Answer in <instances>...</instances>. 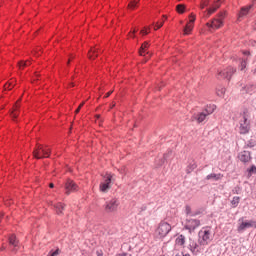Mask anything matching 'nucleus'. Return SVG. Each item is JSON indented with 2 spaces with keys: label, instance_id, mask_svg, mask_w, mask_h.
I'll return each instance as SVG.
<instances>
[{
  "label": "nucleus",
  "instance_id": "f257e3e1",
  "mask_svg": "<svg viewBox=\"0 0 256 256\" xmlns=\"http://www.w3.org/2000/svg\"><path fill=\"white\" fill-rule=\"evenodd\" d=\"M224 25L225 16L223 14H218L201 28L200 35H209V33H215L217 29H221V27Z\"/></svg>",
  "mask_w": 256,
  "mask_h": 256
},
{
  "label": "nucleus",
  "instance_id": "f03ea898",
  "mask_svg": "<svg viewBox=\"0 0 256 256\" xmlns=\"http://www.w3.org/2000/svg\"><path fill=\"white\" fill-rule=\"evenodd\" d=\"M221 3H223L221 0H202L200 9H205V7L210 5V8L207 10L208 17H210V15H213L221 7Z\"/></svg>",
  "mask_w": 256,
  "mask_h": 256
},
{
  "label": "nucleus",
  "instance_id": "7ed1b4c3",
  "mask_svg": "<svg viewBox=\"0 0 256 256\" xmlns=\"http://www.w3.org/2000/svg\"><path fill=\"white\" fill-rule=\"evenodd\" d=\"M51 155V148L47 145H38L33 152L34 159H48Z\"/></svg>",
  "mask_w": 256,
  "mask_h": 256
},
{
  "label": "nucleus",
  "instance_id": "20e7f679",
  "mask_svg": "<svg viewBox=\"0 0 256 256\" xmlns=\"http://www.w3.org/2000/svg\"><path fill=\"white\" fill-rule=\"evenodd\" d=\"M198 240L207 247V245L213 241V233L211 232V228L206 227L200 230L198 233Z\"/></svg>",
  "mask_w": 256,
  "mask_h": 256
},
{
  "label": "nucleus",
  "instance_id": "39448f33",
  "mask_svg": "<svg viewBox=\"0 0 256 256\" xmlns=\"http://www.w3.org/2000/svg\"><path fill=\"white\" fill-rule=\"evenodd\" d=\"M195 21H197V15L195 13H190L188 16V21L183 28V35H191L193 33V29H195Z\"/></svg>",
  "mask_w": 256,
  "mask_h": 256
},
{
  "label": "nucleus",
  "instance_id": "423d86ee",
  "mask_svg": "<svg viewBox=\"0 0 256 256\" xmlns=\"http://www.w3.org/2000/svg\"><path fill=\"white\" fill-rule=\"evenodd\" d=\"M171 231V224L167 222H160L158 228L156 229L155 235L158 239H163L169 235Z\"/></svg>",
  "mask_w": 256,
  "mask_h": 256
},
{
  "label": "nucleus",
  "instance_id": "0eeeda50",
  "mask_svg": "<svg viewBox=\"0 0 256 256\" xmlns=\"http://www.w3.org/2000/svg\"><path fill=\"white\" fill-rule=\"evenodd\" d=\"M248 111L245 110L243 112V120L240 121V127H239V131L241 135H247V133H249V131H251V122L249 121L248 117Z\"/></svg>",
  "mask_w": 256,
  "mask_h": 256
},
{
  "label": "nucleus",
  "instance_id": "6e6552de",
  "mask_svg": "<svg viewBox=\"0 0 256 256\" xmlns=\"http://www.w3.org/2000/svg\"><path fill=\"white\" fill-rule=\"evenodd\" d=\"M235 71H237L235 68L228 66L223 69H219L217 73V79H231L233 77Z\"/></svg>",
  "mask_w": 256,
  "mask_h": 256
},
{
  "label": "nucleus",
  "instance_id": "1a4fd4ad",
  "mask_svg": "<svg viewBox=\"0 0 256 256\" xmlns=\"http://www.w3.org/2000/svg\"><path fill=\"white\" fill-rule=\"evenodd\" d=\"M111 181H113V175L106 174L103 177V181L100 183L101 193H108L109 192V189H111Z\"/></svg>",
  "mask_w": 256,
  "mask_h": 256
},
{
  "label": "nucleus",
  "instance_id": "9d476101",
  "mask_svg": "<svg viewBox=\"0 0 256 256\" xmlns=\"http://www.w3.org/2000/svg\"><path fill=\"white\" fill-rule=\"evenodd\" d=\"M205 245L198 239V243L195 241H191L189 244V249L193 255H199V253H203L205 251Z\"/></svg>",
  "mask_w": 256,
  "mask_h": 256
},
{
  "label": "nucleus",
  "instance_id": "9b49d317",
  "mask_svg": "<svg viewBox=\"0 0 256 256\" xmlns=\"http://www.w3.org/2000/svg\"><path fill=\"white\" fill-rule=\"evenodd\" d=\"M253 5L254 4H248L240 8V10L237 13L238 23H241V21L245 20V17H247V15H249V13L251 12V9H253Z\"/></svg>",
  "mask_w": 256,
  "mask_h": 256
},
{
  "label": "nucleus",
  "instance_id": "f8f14e48",
  "mask_svg": "<svg viewBox=\"0 0 256 256\" xmlns=\"http://www.w3.org/2000/svg\"><path fill=\"white\" fill-rule=\"evenodd\" d=\"M119 207V200L117 198H113L110 201H107L104 206V211L106 213H115Z\"/></svg>",
  "mask_w": 256,
  "mask_h": 256
},
{
  "label": "nucleus",
  "instance_id": "ddd939ff",
  "mask_svg": "<svg viewBox=\"0 0 256 256\" xmlns=\"http://www.w3.org/2000/svg\"><path fill=\"white\" fill-rule=\"evenodd\" d=\"M200 225L201 221L199 219L187 218L185 223V229H187L191 233V231H195L196 228Z\"/></svg>",
  "mask_w": 256,
  "mask_h": 256
},
{
  "label": "nucleus",
  "instance_id": "4468645a",
  "mask_svg": "<svg viewBox=\"0 0 256 256\" xmlns=\"http://www.w3.org/2000/svg\"><path fill=\"white\" fill-rule=\"evenodd\" d=\"M251 227H254V229H256V221L254 220H250L248 222L242 221L237 228L238 233H243V231H245V229H249Z\"/></svg>",
  "mask_w": 256,
  "mask_h": 256
},
{
  "label": "nucleus",
  "instance_id": "2eb2a0df",
  "mask_svg": "<svg viewBox=\"0 0 256 256\" xmlns=\"http://www.w3.org/2000/svg\"><path fill=\"white\" fill-rule=\"evenodd\" d=\"M21 104V99H19L13 106L12 111L10 113V117H12V119H17V117H19V107Z\"/></svg>",
  "mask_w": 256,
  "mask_h": 256
},
{
  "label": "nucleus",
  "instance_id": "dca6fc26",
  "mask_svg": "<svg viewBox=\"0 0 256 256\" xmlns=\"http://www.w3.org/2000/svg\"><path fill=\"white\" fill-rule=\"evenodd\" d=\"M66 193L69 195L71 191H77V184L73 180H67L65 185Z\"/></svg>",
  "mask_w": 256,
  "mask_h": 256
},
{
  "label": "nucleus",
  "instance_id": "f3484780",
  "mask_svg": "<svg viewBox=\"0 0 256 256\" xmlns=\"http://www.w3.org/2000/svg\"><path fill=\"white\" fill-rule=\"evenodd\" d=\"M238 158L240 159V161H251V152L249 151H242Z\"/></svg>",
  "mask_w": 256,
  "mask_h": 256
},
{
  "label": "nucleus",
  "instance_id": "a211bd4d",
  "mask_svg": "<svg viewBox=\"0 0 256 256\" xmlns=\"http://www.w3.org/2000/svg\"><path fill=\"white\" fill-rule=\"evenodd\" d=\"M165 21H167V16H162L161 20H159L158 22H156V24L154 25V31H158V29H161V27H163V25L165 24Z\"/></svg>",
  "mask_w": 256,
  "mask_h": 256
},
{
  "label": "nucleus",
  "instance_id": "6ab92c4d",
  "mask_svg": "<svg viewBox=\"0 0 256 256\" xmlns=\"http://www.w3.org/2000/svg\"><path fill=\"white\" fill-rule=\"evenodd\" d=\"M96 57H99V51L97 48H91L88 52V59H95Z\"/></svg>",
  "mask_w": 256,
  "mask_h": 256
},
{
  "label": "nucleus",
  "instance_id": "aec40b11",
  "mask_svg": "<svg viewBox=\"0 0 256 256\" xmlns=\"http://www.w3.org/2000/svg\"><path fill=\"white\" fill-rule=\"evenodd\" d=\"M208 181H219V179H223V175L212 173L206 177Z\"/></svg>",
  "mask_w": 256,
  "mask_h": 256
},
{
  "label": "nucleus",
  "instance_id": "412c9836",
  "mask_svg": "<svg viewBox=\"0 0 256 256\" xmlns=\"http://www.w3.org/2000/svg\"><path fill=\"white\" fill-rule=\"evenodd\" d=\"M187 11V6L185 4H178L176 6V12L179 13V15H183Z\"/></svg>",
  "mask_w": 256,
  "mask_h": 256
},
{
  "label": "nucleus",
  "instance_id": "4be33fe9",
  "mask_svg": "<svg viewBox=\"0 0 256 256\" xmlns=\"http://www.w3.org/2000/svg\"><path fill=\"white\" fill-rule=\"evenodd\" d=\"M29 65H31V60L20 61L18 63V68L20 71H23V69H25V67H29Z\"/></svg>",
  "mask_w": 256,
  "mask_h": 256
},
{
  "label": "nucleus",
  "instance_id": "5701e85b",
  "mask_svg": "<svg viewBox=\"0 0 256 256\" xmlns=\"http://www.w3.org/2000/svg\"><path fill=\"white\" fill-rule=\"evenodd\" d=\"M15 79H11L9 80L5 85H4V89L11 91V89H13L15 87Z\"/></svg>",
  "mask_w": 256,
  "mask_h": 256
},
{
  "label": "nucleus",
  "instance_id": "b1692460",
  "mask_svg": "<svg viewBox=\"0 0 256 256\" xmlns=\"http://www.w3.org/2000/svg\"><path fill=\"white\" fill-rule=\"evenodd\" d=\"M205 119H207V114L205 112L198 113L196 116V121L198 123H203Z\"/></svg>",
  "mask_w": 256,
  "mask_h": 256
},
{
  "label": "nucleus",
  "instance_id": "393cba45",
  "mask_svg": "<svg viewBox=\"0 0 256 256\" xmlns=\"http://www.w3.org/2000/svg\"><path fill=\"white\" fill-rule=\"evenodd\" d=\"M149 49V42H144L142 45H141V48H140V55H145V53L147 52V50Z\"/></svg>",
  "mask_w": 256,
  "mask_h": 256
},
{
  "label": "nucleus",
  "instance_id": "a878e982",
  "mask_svg": "<svg viewBox=\"0 0 256 256\" xmlns=\"http://www.w3.org/2000/svg\"><path fill=\"white\" fill-rule=\"evenodd\" d=\"M216 107L215 105H209V106H206L205 110H204V113L208 116V115H211L214 111H215Z\"/></svg>",
  "mask_w": 256,
  "mask_h": 256
},
{
  "label": "nucleus",
  "instance_id": "bb28decb",
  "mask_svg": "<svg viewBox=\"0 0 256 256\" xmlns=\"http://www.w3.org/2000/svg\"><path fill=\"white\" fill-rule=\"evenodd\" d=\"M54 207L58 215H61V213H63V210L65 209V205H63L62 203H57Z\"/></svg>",
  "mask_w": 256,
  "mask_h": 256
},
{
  "label": "nucleus",
  "instance_id": "cd10ccee",
  "mask_svg": "<svg viewBox=\"0 0 256 256\" xmlns=\"http://www.w3.org/2000/svg\"><path fill=\"white\" fill-rule=\"evenodd\" d=\"M176 245H180V246L185 245V236L183 235L178 236L176 239Z\"/></svg>",
  "mask_w": 256,
  "mask_h": 256
},
{
  "label": "nucleus",
  "instance_id": "c85d7f7f",
  "mask_svg": "<svg viewBox=\"0 0 256 256\" xmlns=\"http://www.w3.org/2000/svg\"><path fill=\"white\" fill-rule=\"evenodd\" d=\"M137 5H139V0H132L128 4V9L133 10L137 7Z\"/></svg>",
  "mask_w": 256,
  "mask_h": 256
},
{
  "label": "nucleus",
  "instance_id": "c756f323",
  "mask_svg": "<svg viewBox=\"0 0 256 256\" xmlns=\"http://www.w3.org/2000/svg\"><path fill=\"white\" fill-rule=\"evenodd\" d=\"M9 243L11 244V245H13V247H17V238L15 237V235H11L10 237H9Z\"/></svg>",
  "mask_w": 256,
  "mask_h": 256
},
{
  "label": "nucleus",
  "instance_id": "7c9ffc66",
  "mask_svg": "<svg viewBox=\"0 0 256 256\" xmlns=\"http://www.w3.org/2000/svg\"><path fill=\"white\" fill-rule=\"evenodd\" d=\"M247 171H248L247 177L249 179V177L256 174V166L255 165L251 166V168L248 169Z\"/></svg>",
  "mask_w": 256,
  "mask_h": 256
},
{
  "label": "nucleus",
  "instance_id": "2f4dec72",
  "mask_svg": "<svg viewBox=\"0 0 256 256\" xmlns=\"http://www.w3.org/2000/svg\"><path fill=\"white\" fill-rule=\"evenodd\" d=\"M239 201H241V198L239 196H235L231 201L232 207H237V205H239Z\"/></svg>",
  "mask_w": 256,
  "mask_h": 256
},
{
  "label": "nucleus",
  "instance_id": "473e14b6",
  "mask_svg": "<svg viewBox=\"0 0 256 256\" xmlns=\"http://www.w3.org/2000/svg\"><path fill=\"white\" fill-rule=\"evenodd\" d=\"M149 33H151V28L150 27H144L140 31V34L142 35V37H144V35H149Z\"/></svg>",
  "mask_w": 256,
  "mask_h": 256
},
{
  "label": "nucleus",
  "instance_id": "72a5a7b5",
  "mask_svg": "<svg viewBox=\"0 0 256 256\" xmlns=\"http://www.w3.org/2000/svg\"><path fill=\"white\" fill-rule=\"evenodd\" d=\"M194 169H197V164L195 162H191L188 166V171H194Z\"/></svg>",
  "mask_w": 256,
  "mask_h": 256
},
{
  "label": "nucleus",
  "instance_id": "f704fd0d",
  "mask_svg": "<svg viewBox=\"0 0 256 256\" xmlns=\"http://www.w3.org/2000/svg\"><path fill=\"white\" fill-rule=\"evenodd\" d=\"M137 29H133V30H131L130 32H129V34H128V37L130 38V39H134V37H135V33H137Z\"/></svg>",
  "mask_w": 256,
  "mask_h": 256
},
{
  "label": "nucleus",
  "instance_id": "c9c22d12",
  "mask_svg": "<svg viewBox=\"0 0 256 256\" xmlns=\"http://www.w3.org/2000/svg\"><path fill=\"white\" fill-rule=\"evenodd\" d=\"M247 67V60H242L240 63V69L243 71Z\"/></svg>",
  "mask_w": 256,
  "mask_h": 256
},
{
  "label": "nucleus",
  "instance_id": "e433bc0d",
  "mask_svg": "<svg viewBox=\"0 0 256 256\" xmlns=\"http://www.w3.org/2000/svg\"><path fill=\"white\" fill-rule=\"evenodd\" d=\"M185 211H186V215H190V217L191 215H193V213L191 212V206H186Z\"/></svg>",
  "mask_w": 256,
  "mask_h": 256
},
{
  "label": "nucleus",
  "instance_id": "4c0bfd02",
  "mask_svg": "<svg viewBox=\"0 0 256 256\" xmlns=\"http://www.w3.org/2000/svg\"><path fill=\"white\" fill-rule=\"evenodd\" d=\"M59 255V249L55 250L54 252H50L48 256H57Z\"/></svg>",
  "mask_w": 256,
  "mask_h": 256
},
{
  "label": "nucleus",
  "instance_id": "58836bf2",
  "mask_svg": "<svg viewBox=\"0 0 256 256\" xmlns=\"http://www.w3.org/2000/svg\"><path fill=\"white\" fill-rule=\"evenodd\" d=\"M217 95H225V88H221L220 91H217Z\"/></svg>",
  "mask_w": 256,
  "mask_h": 256
},
{
  "label": "nucleus",
  "instance_id": "ea45409f",
  "mask_svg": "<svg viewBox=\"0 0 256 256\" xmlns=\"http://www.w3.org/2000/svg\"><path fill=\"white\" fill-rule=\"evenodd\" d=\"M242 54L249 56V55H251V52H249V50H243Z\"/></svg>",
  "mask_w": 256,
  "mask_h": 256
},
{
  "label": "nucleus",
  "instance_id": "a19ab883",
  "mask_svg": "<svg viewBox=\"0 0 256 256\" xmlns=\"http://www.w3.org/2000/svg\"><path fill=\"white\" fill-rule=\"evenodd\" d=\"M113 94V91H109L105 94V98L107 99L108 97H111V95Z\"/></svg>",
  "mask_w": 256,
  "mask_h": 256
},
{
  "label": "nucleus",
  "instance_id": "79ce46f5",
  "mask_svg": "<svg viewBox=\"0 0 256 256\" xmlns=\"http://www.w3.org/2000/svg\"><path fill=\"white\" fill-rule=\"evenodd\" d=\"M200 213L201 212H194V213L191 214V217H195V216L199 215Z\"/></svg>",
  "mask_w": 256,
  "mask_h": 256
},
{
  "label": "nucleus",
  "instance_id": "37998d69",
  "mask_svg": "<svg viewBox=\"0 0 256 256\" xmlns=\"http://www.w3.org/2000/svg\"><path fill=\"white\" fill-rule=\"evenodd\" d=\"M79 111H81V107H78V108L76 109L75 113L77 114V113H79Z\"/></svg>",
  "mask_w": 256,
  "mask_h": 256
},
{
  "label": "nucleus",
  "instance_id": "c03bdc74",
  "mask_svg": "<svg viewBox=\"0 0 256 256\" xmlns=\"http://www.w3.org/2000/svg\"><path fill=\"white\" fill-rule=\"evenodd\" d=\"M49 187H50V189H53L55 187V185L53 183H50Z\"/></svg>",
  "mask_w": 256,
  "mask_h": 256
},
{
  "label": "nucleus",
  "instance_id": "a18cd8bd",
  "mask_svg": "<svg viewBox=\"0 0 256 256\" xmlns=\"http://www.w3.org/2000/svg\"><path fill=\"white\" fill-rule=\"evenodd\" d=\"M95 117H96V120H97V119H101V115H99V114H96Z\"/></svg>",
  "mask_w": 256,
  "mask_h": 256
},
{
  "label": "nucleus",
  "instance_id": "49530a36",
  "mask_svg": "<svg viewBox=\"0 0 256 256\" xmlns=\"http://www.w3.org/2000/svg\"><path fill=\"white\" fill-rule=\"evenodd\" d=\"M83 105H85V102H82L78 107H80V109L83 107Z\"/></svg>",
  "mask_w": 256,
  "mask_h": 256
},
{
  "label": "nucleus",
  "instance_id": "de8ad7c7",
  "mask_svg": "<svg viewBox=\"0 0 256 256\" xmlns=\"http://www.w3.org/2000/svg\"><path fill=\"white\" fill-rule=\"evenodd\" d=\"M235 193L239 194V191L237 190V188H235Z\"/></svg>",
  "mask_w": 256,
  "mask_h": 256
},
{
  "label": "nucleus",
  "instance_id": "09e8293b",
  "mask_svg": "<svg viewBox=\"0 0 256 256\" xmlns=\"http://www.w3.org/2000/svg\"><path fill=\"white\" fill-rule=\"evenodd\" d=\"M175 256H183V254L181 253V254H176Z\"/></svg>",
  "mask_w": 256,
  "mask_h": 256
},
{
  "label": "nucleus",
  "instance_id": "8fccbe9b",
  "mask_svg": "<svg viewBox=\"0 0 256 256\" xmlns=\"http://www.w3.org/2000/svg\"><path fill=\"white\" fill-rule=\"evenodd\" d=\"M145 209H147V207L142 208V211H145Z\"/></svg>",
  "mask_w": 256,
  "mask_h": 256
},
{
  "label": "nucleus",
  "instance_id": "3c124183",
  "mask_svg": "<svg viewBox=\"0 0 256 256\" xmlns=\"http://www.w3.org/2000/svg\"><path fill=\"white\" fill-rule=\"evenodd\" d=\"M182 256H191V255H189V254H185V255H183V254H182Z\"/></svg>",
  "mask_w": 256,
  "mask_h": 256
},
{
  "label": "nucleus",
  "instance_id": "603ef678",
  "mask_svg": "<svg viewBox=\"0 0 256 256\" xmlns=\"http://www.w3.org/2000/svg\"><path fill=\"white\" fill-rule=\"evenodd\" d=\"M115 107V103L112 104V108Z\"/></svg>",
  "mask_w": 256,
  "mask_h": 256
},
{
  "label": "nucleus",
  "instance_id": "864d4df0",
  "mask_svg": "<svg viewBox=\"0 0 256 256\" xmlns=\"http://www.w3.org/2000/svg\"><path fill=\"white\" fill-rule=\"evenodd\" d=\"M68 63H71V59L68 60Z\"/></svg>",
  "mask_w": 256,
  "mask_h": 256
},
{
  "label": "nucleus",
  "instance_id": "5fc2aeb1",
  "mask_svg": "<svg viewBox=\"0 0 256 256\" xmlns=\"http://www.w3.org/2000/svg\"><path fill=\"white\" fill-rule=\"evenodd\" d=\"M239 221H243V218L239 219Z\"/></svg>",
  "mask_w": 256,
  "mask_h": 256
},
{
  "label": "nucleus",
  "instance_id": "6e6d98bb",
  "mask_svg": "<svg viewBox=\"0 0 256 256\" xmlns=\"http://www.w3.org/2000/svg\"><path fill=\"white\" fill-rule=\"evenodd\" d=\"M13 251H16V249L14 248V250Z\"/></svg>",
  "mask_w": 256,
  "mask_h": 256
},
{
  "label": "nucleus",
  "instance_id": "4d7b16f0",
  "mask_svg": "<svg viewBox=\"0 0 256 256\" xmlns=\"http://www.w3.org/2000/svg\"><path fill=\"white\" fill-rule=\"evenodd\" d=\"M178 1H181V0H178Z\"/></svg>",
  "mask_w": 256,
  "mask_h": 256
}]
</instances>
